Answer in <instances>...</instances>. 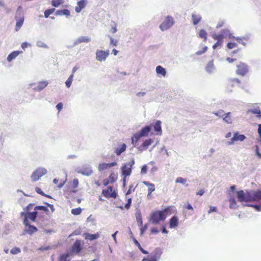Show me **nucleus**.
<instances>
[{"label": "nucleus", "mask_w": 261, "mask_h": 261, "mask_svg": "<svg viewBox=\"0 0 261 261\" xmlns=\"http://www.w3.org/2000/svg\"><path fill=\"white\" fill-rule=\"evenodd\" d=\"M237 198L240 202H248L251 201H256L261 203V190H247L245 192L241 190L236 191Z\"/></svg>", "instance_id": "f257e3e1"}, {"label": "nucleus", "mask_w": 261, "mask_h": 261, "mask_svg": "<svg viewBox=\"0 0 261 261\" xmlns=\"http://www.w3.org/2000/svg\"><path fill=\"white\" fill-rule=\"evenodd\" d=\"M170 211V208L168 207L162 211L158 210L152 212L150 215V221L153 224H158L161 221H164Z\"/></svg>", "instance_id": "f03ea898"}, {"label": "nucleus", "mask_w": 261, "mask_h": 261, "mask_svg": "<svg viewBox=\"0 0 261 261\" xmlns=\"http://www.w3.org/2000/svg\"><path fill=\"white\" fill-rule=\"evenodd\" d=\"M135 163L134 159H132L128 163H124L122 165L121 168V171L123 176L127 177L131 174L132 167Z\"/></svg>", "instance_id": "7ed1b4c3"}, {"label": "nucleus", "mask_w": 261, "mask_h": 261, "mask_svg": "<svg viewBox=\"0 0 261 261\" xmlns=\"http://www.w3.org/2000/svg\"><path fill=\"white\" fill-rule=\"evenodd\" d=\"M163 253L161 248H156L150 257H144L142 261H159Z\"/></svg>", "instance_id": "20e7f679"}, {"label": "nucleus", "mask_w": 261, "mask_h": 261, "mask_svg": "<svg viewBox=\"0 0 261 261\" xmlns=\"http://www.w3.org/2000/svg\"><path fill=\"white\" fill-rule=\"evenodd\" d=\"M175 21L171 16H167L165 20L160 25V29L164 31L169 29L173 24Z\"/></svg>", "instance_id": "39448f33"}, {"label": "nucleus", "mask_w": 261, "mask_h": 261, "mask_svg": "<svg viewBox=\"0 0 261 261\" xmlns=\"http://www.w3.org/2000/svg\"><path fill=\"white\" fill-rule=\"evenodd\" d=\"M47 170L44 168H38L35 170L31 175V179L33 181H36L39 179L46 174Z\"/></svg>", "instance_id": "423d86ee"}, {"label": "nucleus", "mask_w": 261, "mask_h": 261, "mask_svg": "<svg viewBox=\"0 0 261 261\" xmlns=\"http://www.w3.org/2000/svg\"><path fill=\"white\" fill-rule=\"evenodd\" d=\"M83 243L80 240H76L72 245L70 253L71 254H79L83 250Z\"/></svg>", "instance_id": "0eeeda50"}, {"label": "nucleus", "mask_w": 261, "mask_h": 261, "mask_svg": "<svg viewBox=\"0 0 261 261\" xmlns=\"http://www.w3.org/2000/svg\"><path fill=\"white\" fill-rule=\"evenodd\" d=\"M76 171L78 173L82 174L83 175L89 176L93 173V170L90 165H84L82 168H78L76 169Z\"/></svg>", "instance_id": "6e6552de"}, {"label": "nucleus", "mask_w": 261, "mask_h": 261, "mask_svg": "<svg viewBox=\"0 0 261 261\" xmlns=\"http://www.w3.org/2000/svg\"><path fill=\"white\" fill-rule=\"evenodd\" d=\"M237 67L236 73L238 75L244 76L248 72V66L246 63L240 62L237 65Z\"/></svg>", "instance_id": "1a4fd4ad"}, {"label": "nucleus", "mask_w": 261, "mask_h": 261, "mask_svg": "<svg viewBox=\"0 0 261 261\" xmlns=\"http://www.w3.org/2000/svg\"><path fill=\"white\" fill-rule=\"evenodd\" d=\"M109 55L110 51L109 50H97L96 51V59L100 62L105 61Z\"/></svg>", "instance_id": "9d476101"}, {"label": "nucleus", "mask_w": 261, "mask_h": 261, "mask_svg": "<svg viewBox=\"0 0 261 261\" xmlns=\"http://www.w3.org/2000/svg\"><path fill=\"white\" fill-rule=\"evenodd\" d=\"M102 194L106 198H116L117 196V192L113 190L112 186H109L107 189H103L102 191Z\"/></svg>", "instance_id": "9b49d317"}, {"label": "nucleus", "mask_w": 261, "mask_h": 261, "mask_svg": "<svg viewBox=\"0 0 261 261\" xmlns=\"http://www.w3.org/2000/svg\"><path fill=\"white\" fill-rule=\"evenodd\" d=\"M48 83L47 81H41L37 83L36 85L35 83H32L30 85V87H32L35 91H40L45 88Z\"/></svg>", "instance_id": "f8f14e48"}, {"label": "nucleus", "mask_w": 261, "mask_h": 261, "mask_svg": "<svg viewBox=\"0 0 261 261\" xmlns=\"http://www.w3.org/2000/svg\"><path fill=\"white\" fill-rule=\"evenodd\" d=\"M153 142V140L152 139H146L143 143L138 147L139 151L141 152L144 150H146L148 147L150 146Z\"/></svg>", "instance_id": "ddd939ff"}, {"label": "nucleus", "mask_w": 261, "mask_h": 261, "mask_svg": "<svg viewBox=\"0 0 261 261\" xmlns=\"http://www.w3.org/2000/svg\"><path fill=\"white\" fill-rule=\"evenodd\" d=\"M91 40V38L88 36H80L74 41L72 46H75L81 43L89 42H90Z\"/></svg>", "instance_id": "4468645a"}, {"label": "nucleus", "mask_w": 261, "mask_h": 261, "mask_svg": "<svg viewBox=\"0 0 261 261\" xmlns=\"http://www.w3.org/2000/svg\"><path fill=\"white\" fill-rule=\"evenodd\" d=\"M151 126L149 125H145L143 127L139 132H138L142 137H147L151 131Z\"/></svg>", "instance_id": "2eb2a0df"}, {"label": "nucleus", "mask_w": 261, "mask_h": 261, "mask_svg": "<svg viewBox=\"0 0 261 261\" xmlns=\"http://www.w3.org/2000/svg\"><path fill=\"white\" fill-rule=\"evenodd\" d=\"M38 229L37 228V227L31 224V225H29L28 227H27V228H25L24 229L23 234H24L25 233H27L30 236H32L33 233L38 231Z\"/></svg>", "instance_id": "dca6fc26"}, {"label": "nucleus", "mask_w": 261, "mask_h": 261, "mask_svg": "<svg viewBox=\"0 0 261 261\" xmlns=\"http://www.w3.org/2000/svg\"><path fill=\"white\" fill-rule=\"evenodd\" d=\"M178 225V218L174 215L172 216L169 220V227L170 228H174Z\"/></svg>", "instance_id": "f3484780"}, {"label": "nucleus", "mask_w": 261, "mask_h": 261, "mask_svg": "<svg viewBox=\"0 0 261 261\" xmlns=\"http://www.w3.org/2000/svg\"><path fill=\"white\" fill-rule=\"evenodd\" d=\"M83 237H84L86 240H88L90 241H93L98 239L99 237V234L98 232L94 234H91L87 232L84 233L83 234Z\"/></svg>", "instance_id": "a211bd4d"}, {"label": "nucleus", "mask_w": 261, "mask_h": 261, "mask_svg": "<svg viewBox=\"0 0 261 261\" xmlns=\"http://www.w3.org/2000/svg\"><path fill=\"white\" fill-rule=\"evenodd\" d=\"M205 70L209 74L213 73L215 70V67L213 63V61H210L205 66Z\"/></svg>", "instance_id": "6ab92c4d"}, {"label": "nucleus", "mask_w": 261, "mask_h": 261, "mask_svg": "<svg viewBox=\"0 0 261 261\" xmlns=\"http://www.w3.org/2000/svg\"><path fill=\"white\" fill-rule=\"evenodd\" d=\"M193 24L194 25H197L201 20V16L199 14H196L195 12L193 13L191 15Z\"/></svg>", "instance_id": "aec40b11"}, {"label": "nucleus", "mask_w": 261, "mask_h": 261, "mask_svg": "<svg viewBox=\"0 0 261 261\" xmlns=\"http://www.w3.org/2000/svg\"><path fill=\"white\" fill-rule=\"evenodd\" d=\"M70 15V11L67 9L57 10L55 12L56 16L65 15L66 17Z\"/></svg>", "instance_id": "412c9836"}, {"label": "nucleus", "mask_w": 261, "mask_h": 261, "mask_svg": "<svg viewBox=\"0 0 261 261\" xmlns=\"http://www.w3.org/2000/svg\"><path fill=\"white\" fill-rule=\"evenodd\" d=\"M142 137L141 136L140 134L137 132L134 134L133 136L131 138L132 144L134 147L137 146L138 145V142Z\"/></svg>", "instance_id": "4be33fe9"}, {"label": "nucleus", "mask_w": 261, "mask_h": 261, "mask_svg": "<svg viewBox=\"0 0 261 261\" xmlns=\"http://www.w3.org/2000/svg\"><path fill=\"white\" fill-rule=\"evenodd\" d=\"M126 149V145L123 143L119 145L118 147L115 148V152L117 155H120L122 152H124Z\"/></svg>", "instance_id": "5701e85b"}, {"label": "nucleus", "mask_w": 261, "mask_h": 261, "mask_svg": "<svg viewBox=\"0 0 261 261\" xmlns=\"http://www.w3.org/2000/svg\"><path fill=\"white\" fill-rule=\"evenodd\" d=\"M229 208L231 209H237L238 206L237 205V201L233 196H230L229 198Z\"/></svg>", "instance_id": "b1692460"}, {"label": "nucleus", "mask_w": 261, "mask_h": 261, "mask_svg": "<svg viewBox=\"0 0 261 261\" xmlns=\"http://www.w3.org/2000/svg\"><path fill=\"white\" fill-rule=\"evenodd\" d=\"M22 51L16 50L11 53L7 57V61L11 62L14 59H15Z\"/></svg>", "instance_id": "393cba45"}, {"label": "nucleus", "mask_w": 261, "mask_h": 261, "mask_svg": "<svg viewBox=\"0 0 261 261\" xmlns=\"http://www.w3.org/2000/svg\"><path fill=\"white\" fill-rule=\"evenodd\" d=\"M246 139V136L243 134H239V133L236 132L233 135V140L235 141H243Z\"/></svg>", "instance_id": "a878e982"}, {"label": "nucleus", "mask_w": 261, "mask_h": 261, "mask_svg": "<svg viewBox=\"0 0 261 261\" xmlns=\"http://www.w3.org/2000/svg\"><path fill=\"white\" fill-rule=\"evenodd\" d=\"M136 221L137 222L138 225L139 227H141L143 226V221L142 218L141 213L140 210H137L135 214Z\"/></svg>", "instance_id": "bb28decb"}, {"label": "nucleus", "mask_w": 261, "mask_h": 261, "mask_svg": "<svg viewBox=\"0 0 261 261\" xmlns=\"http://www.w3.org/2000/svg\"><path fill=\"white\" fill-rule=\"evenodd\" d=\"M248 113H251L253 114H256V117L257 118H261V111L258 108H252L248 111Z\"/></svg>", "instance_id": "cd10ccee"}, {"label": "nucleus", "mask_w": 261, "mask_h": 261, "mask_svg": "<svg viewBox=\"0 0 261 261\" xmlns=\"http://www.w3.org/2000/svg\"><path fill=\"white\" fill-rule=\"evenodd\" d=\"M15 20H16L15 31H18L21 28L23 23L24 17L18 18L17 19H15Z\"/></svg>", "instance_id": "c85d7f7f"}, {"label": "nucleus", "mask_w": 261, "mask_h": 261, "mask_svg": "<svg viewBox=\"0 0 261 261\" xmlns=\"http://www.w3.org/2000/svg\"><path fill=\"white\" fill-rule=\"evenodd\" d=\"M161 123L160 120H156L153 125L154 130L158 133H161L162 132Z\"/></svg>", "instance_id": "c756f323"}, {"label": "nucleus", "mask_w": 261, "mask_h": 261, "mask_svg": "<svg viewBox=\"0 0 261 261\" xmlns=\"http://www.w3.org/2000/svg\"><path fill=\"white\" fill-rule=\"evenodd\" d=\"M259 204H242V206L243 207L248 206V207H253L256 211L260 212L261 211V203H259Z\"/></svg>", "instance_id": "7c9ffc66"}, {"label": "nucleus", "mask_w": 261, "mask_h": 261, "mask_svg": "<svg viewBox=\"0 0 261 261\" xmlns=\"http://www.w3.org/2000/svg\"><path fill=\"white\" fill-rule=\"evenodd\" d=\"M156 72L158 74H160L163 76H165L166 74V69L162 66L159 65L156 67Z\"/></svg>", "instance_id": "2f4dec72"}, {"label": "nucleus", "mask_w": 261, "mask_h": 261, "mask_svg": "<svg viewBox=\"0 0 261 261\" xmlns=\"http://www.w3.org/2000/svg\"><path fill=\"white\" fill-rule=\"evenodd\" d=\"M220 33L222 35V37L223 38L228 36L229 38H234V36H232L230 34V31L229 30H227V29H224V30H222L220 32Z\"/></svg>", "instance_id": "473e14b6"}, {"label": "nucleus", "mask_w": 261, "mask_h": 261, "mask_svg": "<svg viewBox=\"0 0 261 261\" xmlns=\"http://www.w3.org/2000/svg\"><path fill=\"white\" fill-rule=\"evenodd\" d=\"M108 168H109V167L108 163H103L99 164L98 165V170L99 171H103Z\"/></svg>", "instance_id": "72a5a7b5"}, {"label": "nucleus", "mask_w": 261, "mask_h": 261, "mask_svg": "<svg viewBox=\"0 0 261 261\" xmlns=\"http://www.w3.org/2000/svg\"><path fill=\"white\" fill-rule=\"evenodd\" d=\"M64 3V0H52L51 5L54 7H58Z\"/></svg>", "instance_id": "f704fd0d"}, {"label": "nucleus", "mask_w": 261, "mask_h": 261, "mask_svg": "<svg viewBox=\"0 0 261 261\" xmlns=\"http://www.w3.org/2000/svg\"><path fill=\"white\" fill-rule=\"evenodd\" d=\"M199 37L201 38H203L205 41L207 39V32L204 30H201L199 33Z\"/></svg>", "instance_id": "c9c22d12"}, {"label": "nucleus", "mask_w": 261, "mask_h": 261, "mask_svg": "<svg viewBox=\"0 0 261 261\" xmlns=\"http://www.w3.org/2000/svg\"><path fill=\"white\" fill-rule=\"evenodd\" d=\"M73 74H71L69 76V77L66 80V81L65 82V85L67 88H69L71 86V85L72 84V81H73Z\"/></svg>", "instance_id": "e433bc0d"}, {"label": "nucleus", "mask_w": 261, "mask_h": 261, "mask_svg": "<svg viewBox=\"0 0 261 261\" xmlns=\"http://www.w3.org/2000/svg\"><path fill=\"white\" fill-rule=\"evenodd\" d=\"M34 210H35V211H43L45 212H48V209L47 208V207L46 206H43V205L36 206L34 207Z\"/></svg>", "instance_id": "4c0bfd02"}, {"label": "nucleus", "mask_w": 261, "mask_h": 261, "mask_svg": "<svg viewBox=\"0 0 261 261\" xmlns=\"http://www.w3.org/2000/svg\"><path fill=\"white\" fill-rule=\"evenodd\" d=\"M69 253L63 254L60 256L59 261H69Z\"/></svg>", "instance_id": "58836bf2"}, {"label": "nucleus", "mask_w": 261, "mask_h": 261, "mask_svg": "<svg viewBox=\"0 0 261 261\" xmlns=\"http://www.w3.org/2000/svg\"><path fill=\"white\" fill-rule=\"evenodd\" d=\"M55 10V8L48 9L46 10L44 12V17L45 18H48L50 14L54 13Z\"/></svg>", "instance_id": "ea45409f"}, {"label": "nucleus", "mask_w": 261, "mask_h": 261, "mask_svg": "<svg viewBox=\"0 0 261 261\" xmlns=\"http://www.w3.org/2000/svg\"><path fill=\"white\" fill-rule=\"evenodd\" d=\"M82 212V208L81 207H77L73 208L71 210V214L73 215H79Z\"/></svg>", "instance_id": "a19ab883"}, {"label": "nucleus", "mask_w": 261, "mask_h": 261, "mask_svg": "<svg viewBox=\"0 0 261 261\" xmlns=\"http://www.w3.org/2000/svg\"><path fill=\"white\" fill-rule=\"evenodd\" d=\"M77 4L79 7L82 9H84L86 6L87 2L86 0H81L77 2Z\"/></svg>", "instance_id": "79ce46f5"}, {"label": "nucleus", "mask_w": 261, "mask_h": 261, "mask_svg": "<svg viewBox=\"0 0 261 261\" xmlns=\"http://www.w3.org/2000/svg\"><path fill=\"white\" fill-rule=\"evenodd\" d=\"M186 182H187V179L186 178H182L181 177H178L175 179V182L180 183L182 185H185Z\"/></svg>", "instance_id": "37998d69"}, {"label": "nucleus", "mask_w": 261, "mask_h": 261, "mask_svg": "<svg viewBox=\"0 0 261 261\" xmlns=\"http://www.w3.org/2000/svg\"><path fill=\"white\" fill-rule=\"evenodd\" d=\"M36 45L39 47H43L45 48H48V46L46 44H45L42 41H40V40L37 41Z\"/></svg>", "instance_id": "c03bdc74"}, {"label": "nucleus", "mask_w": 261, "mask_h": 261, "mask_svg": "<svg viewBox=\"0 0 261 261\" xmlns=\"http://www.w3.org/2000/svg\"><path fill=\"white\" fill-rule=\"evenodd\" d=\"M28 218L31 221L35 222H36L37 217L36 216L34 215L31 212H28Z\"/></svg>", "instance_id": "a18cd8bd"}, {"label": "nucleus", "mask_w": 261, "mask_h": 261, "mask_svg": "<svg viewBox=\"0 0 261 261\" xmlns=\"http://www.w3.org/2000/svg\"><path fill=\"white\" fill-rule=\"evenodd\" d=\"M213 38L214 40H217V41H223V38L220 33L219 34H214Z\"/></svg>", "instance_id": "49530a36"}, {"label": "nucleus", "mask_w": 261, "mask_h": 261, "mask_svg": "<svg viewBox=\"0 0 261 261\" xmlns=\"http://www.w3.org/2000/svg\"><path fill=\"white\" fill-rule=\"evenodd\" d=\"M21 252V250L19 248L14 247L11 249L10 252L12 254H17Z\"/></svg>", "instance_id": "de8ad7c7"}, {"label": "nucleus", "mask_w": 261, "mask_h": 261, "mask_svg": "<svg viewBox=\"0 0 261 261\" xmlns=\"http://www.w3.org/2000/svg\"><path fill=\"white\" fill-rule=\"evenodd\" d=\"M116 175L114 173H111L109 176V179L111 181V183L114 182L116 180Z\"/></svg>", "instance_id": "09e8293b"}, {"label": "nucleus", "mask_w": 261, "mask_h": 261, "mask_svg": "<svg viewBox=\"0 0 261 261\" xmlns=\"http://www.w3.org/2000/svg\"><path fill=\"white\" fill-rule=\"evenodd\" d=\"M230 114V113L228 112L227 113L224 114V116H225V117L223 118V120L225 121L227 123H231L230 119V117H229Z\"/></svg>", "instance_id": "8fccbe9b"}, {"label": "nucleus", "mask_w": 261, "mask_h": 261, "mask_svg": "<svg viewBox=\"0 0 261 261\" xmlns=\"http://www.w3.org/2000/svg\"><path fill=\"white\" fill-rule=\"evenodd\" d=\"M132 198H129L127 199V202L125 204V206H124V207L126 209V210H128L129 209L131 205H132Z\"/></svg>", "instance_id": "3c124183"}, {"label": "nucleus", "mask_w": 261, "mask_h": 261, "mask_svg": "<svg viewBox=\"0 0 261 261\" xmlns=\"http://www.w3.org/2000/svg\"><path fill=\"white\" fill-rule=\"evenodd\" d=\"M237 46V44L234 42H229L227 44V47L229 49H232Z\"/></svg>", "instance_id": "603ef678"}, {"label": "nucleus", "mask_w": 261, "mask_h": 261, "mask_svg": "<svg viewBox=\"0 0 261 261\" xmlns=\"http://www.w3.org/2000/svg\"><path fill=\"white\" fill-rule=\"evenodd\" d=\"M155 186H154V185L153 184L152 185H151V186H150V187H148L147 196H149V194H151V193L152 192L155 191Z\"/></svg>", "instance_id": "864d4df0"}, {"label": "nucleus", "mask_w": 261, "mask_h": 261, "mask_svg": "<svg viewBox=\"0 0 261 261\" xmlns=\"http://www.w3.org/2000/svg\"><path fill=\"white\" fill-rule=\"evenodd\" d=\"M24 17L23 16V11H18L16 10L15 16V19H17L18 18Z\"/></svg>", "instance_id": "5fc2aeb1"}, {"label": "nucleus", "mask_w": 261, "mask_h": 261, "mask_svg": "<svg viewBox=\"0 0 261 261\" xmlns=\"http://www.w3.org/2000/svg\"><path fill=\"white\" fill-rule=\"evenodd\" d=\"M141 228L140 229V234L143 235L144 232L147 229L148 224L147 223L145 224L143 226H141Z\"/></svg>", "instance_id": "6e6d98bb"}, {"label": "nucleus", "mask_w": 261, "mask_h": 261, "mask_svg": "<svg viewBox=\"0 0 261 261\" xmlns=\"http://www.w3.org/2000/svg\"><path fill=\"white\" fill-rule=\"evenodd\" d=\"M34 205L35 204L34 203H30L25 207L23 208V211L29 212V211L33 208Z\"/></svg>", "instance_id": "4d7b16f0"}, {"label": "nucleus", "mask_w": 261, "mask_h": 261, "mask_svg": "<svg viewBox=\"0 0 261 261\" xmlns=\"http://www.w3.org/2000/svg\"><path fill=\"white\" fill-rule=\"evenodd\" d=\"M147 166L146 165H143L141 168V174H145L147 171Z\"/></svg>", "instance_id": "13d9d810"}, {"label": "nucleus", "mask_w": 261, "mask_h": 261, "mask_svg": "<svg viewBox=\"0 0 261 261\" xmlns=\"http://www.w3.org/2000/svg\"><path fill=\"white\" fill-rule=\"evenodd\" d=\"M29 219L28 218H24L23 221V224L25 226V228H27L29 225H31L29 221Z\"/></svg>", "instance_id": "bf43d9fd"}, {"label": "nucleus", "mask_w": 261, "mask_h": 261, "mask_svg": "<svg viewBox=\"0 0 261 261\" xmlns=\"http://www.w3.org/2000/svg\"><path fill=\"white\" fill-rule=\"evenodd\" d=\"M110 39V44L113 45L114 46H116L117 45V40H114L112 37L109 36Z\"/></svg>", "instance_id": "052dcab7"}, {"label": "nucleus", "mask_w": 261, "mask_h": 261, "mask_svg": "<svg viewBox=\"0 0 261 261\" xmlns=\"http://www.w3.org/2000/svg\"><path fill=\"white\" fill-rule=\"evenodd\" d=\"M255 154L259 158H261V153L259 152V147L257 145L255 146Z\"/></svg>", "instance_id": "680f3d73"}, {"label": "nucleus", "mask_w": 261, "mask_h": 261, "mask_svg": "<svg viewBox=\"0 0 261 261\" xmlns=\"http://www.w3.org/2000/svg\"><path fill=\"white\" fill-rule=\"evenodd\" d=\"M79 180L77 178H74L72 181V187L75 188L78 186Z\"/></svg>", "instance_id": "e2e57ef3"}, {"label": "nucleus", "mask_w": 261, "mask_h": 261, "mask_svg": "<svg viewBox=\"0 0 261 261\" xmlns=\"http://www.w3.org/2000/svg\"><path fill=\"white\" fill-rule=\"evenodd\" d=\"M231 81L232 82L231 86L233 87L234 86V84H239L240 83V81L237 78H233L231 80Z\"/></svg>", "instance_id": "0e129e2a"}, {"label": "nucleus", "mask_w": 261, "mask_h": 261, "mask_svg": "<svg viewBox=\"0 0 261 261\" xmlns=\"http://www.w3.org/2000/svg\"><path fill=\"white\" fill-rule=\"evenodd\" d=\"M29 46H31V44L27 42H24L21 43V47L24 50L26 48H27Z\"/></svg>", "instance_id": "69168bd1"}, {"label": "nucleus", "mask_w": 261, "mask_h": 261, "mask_svg": "<svg viewBox=\"0 0 261 261\" xmlns=\"http://www.w3.org/2000/svg\"><path fill=\"white\" fill-rule=\"evenodd\" d=\"M63 105L62 102H59L58 103L56 106V108L57 109V110L60 112L62 110V109H63Z\"/></svg>", "instance_id": "338daca9"}, {"label": "nucleus", "mask_w": 261, "mask_h": 261, "mask_svg": "<svg viewBox=\"0 0 261 261\" xmlns=\"http://www.w3.org/2000/svg\"><path fill=\"white\" fill-rule=\"evenodd\" d=\"M35 191L38 193V194H39L42 196L43 195H45V194L42 191V190L39 188V187H36L35 188Z\"/></svg>", "instance_id": "774afa93"}]
</instances>
